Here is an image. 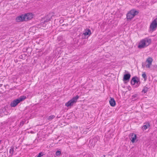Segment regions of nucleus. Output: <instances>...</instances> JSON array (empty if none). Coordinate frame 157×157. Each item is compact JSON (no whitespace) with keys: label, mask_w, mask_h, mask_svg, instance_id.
Returning <instances> with one entry per match:
<instances>
[{"label":"nucleus","mask_w":157,"mask_h":157,"mask_svg":"<svg viewBox=\"0 0 157 157\" xmlns=\"http://www.w3.org/2000/svg\"><path fill=\"white\" fill-rule=\"evenodd\" d=\"M131 77V75L129 73L126 74L124 75L123 80L125 81H129Z\"/></svg>","instance_id":"obj_10"},{"label":"nucleus","mask_w":157,"mask_h":157,"mask_svg":"<svg viewBox=\"0 0 157 157\" xmlns=\"http://www.w3.org/2000/svg\"><path fill=\"white\" fill-rule=\"evenodd\" d=\"M151 64H150V63H148V64L146 65V67H147L150 68Z\"/></svg>","instance_id":"obj_26"},{"label":"nucleus","mask_w":157,"mask_h":157,"mask_svg":"<svg viewBox=\"0 0 157 157\" xmlns=\"http://www.w3.org/2000/svg\"><path fill=\"white\" fill-rule=\"evenodd\" d=\"M93 145H94L93 146L94 147V144H92V146H93Z\"/></svg>","instance_id":"obj_38"},{"label":"nucleus","mask_w":157,"mask_h":157,"mask_svg":"<svg viewBox=\"0 0 157 157\" xmlns=\"http://www.w3.org/2000/svg\"><path fill=\"white\" fill-rule=\"evenodd\" d=\"M109 102L111 106L113 107L115 106L116 105V102L113 98H111Z\"/></svg>","instance_id":"obj_12"},{"label":"nucleus","mask_w":157,"mask_h":157,"mask_svg":"<svg viewBox=\"0 0 157 157\" xmlns=\"http://www.w3.org/2000/svg\"><path fill=\"white\" fill-rule=\"evenodd\" d=\"M55 117V116L54 115H52L50 116H49L48 119V120H52Z\"/></svg>","instance_id":"obj_19"},{"label":"nucleus","mask_w":157,"mask_h":157,"mask_svg":"<svg viewBox=\"0 0 157 157\" xmlns=\"http://www.w3.org/2000/svg\"><path fill=\"white\" fill-rule=\"evenodd\" d=\"M31 133H34V132L33 131H31Z\"/></svg>","instance_id":"obj_32"},{"label":"nucleus","mask_w":157,"mask_h":157,"mask_svg":"<svg viewBox=\"0 0 157 157\" xmlns=\"http://www.w3.org/2000/svg\"><path fill=\"white\" fill-rule=\"evenodd\" d=\"M152 61L153 59L151 57H149L146 60V61L148 63H150V64H151Z\"/></svg>","instance_id":"obj_15"},{"label":"nucleus","mask_w":157,"mask_h":157,"mask_svg":"<svg viewBox=\"0 0 157 157\" xmlns=\"http://www.w3.org/2000/svg\"><path fill=\"white\" fill-rule=\"evenodd\" d=\"M91 81H92V82H93V80H92V79H91Z\"/></svg>","instance_id":"obj_37"},{"label":"nucleus","mask_w":157,"mask_h":157,"mask_svg":"<svg viewBox=\"0 0 157 157\" xmlns=\"http://www.w3.org/2000/svg\"><path fill=\"white\" fill-rule=\"evenodd\" d=\"M90 86H91V87H92L93 86V85L92 84L91 85H90Z\"/></svg>","instance_id":"obj_36"},{"label":"nucleus","mask_w":157,"mask_h":157,"mask_svg":"<svg viewBox=\"0 0 157 157\" xmlns=\"http://www.w3.org/2000/svg\"><path fill=\"white\" fill-rule=\"evenodd\" d=\"M91 34V31L90 30V29H89V36H90V34Z\"/></svg>","instance_id":"obj_27"},{"label":"nucleus","mask_w":157,"mask_h":157,"mask_svg":"<svg viewBox=\"0 0 157 157\" xmlns=\"http://www.w3.org/2000/svg\"><path fill=\"white\" fill-rule=\"evenodd\" d=\"M86 31L83 33L84 36H87L88 35V29H86Z\"/></svg>","instance_id":"obj_22"},{"label":"nucleus","mask_w":157,"mask_h":157,"mask_svg":"<svg viewBox=\"0 0 157 157\" xmlns=\"http://www.w3.org/2000/svg\"><path fill=\"white\" fill-rule=\"evenodd\" d=\"M93 156V155L92 154H91V155H90V157H92Z\"/></svg>","instance_id":"obj_30"},{"label":"nucleus","mask_w":157,"mask_h":157,"mask_svg":"<svg viewBox=\"0 0 157 157\" xmlns=\"http://www.w3.org/2000/svg\"><path fill=\"white\" fill-rule=\"evenodd\" d=\"M139 13L138 11L133 9L129 11L127 14V19L128 21H130L135 16Z\"/></svg>","instance_id":"obj_2"},{"label":"nucleus","mask_w":157,"mask_h":157,"mask_svg":"<svg viewBox=\"0 0 157 157\" xmlns=\"http://www.w3.org/2000/svg\"><path fill=\"white\" fill-rule=\"evenodd\" d=\"M26 98L25 96H22L20 98L13 101L10 104L11 107H15L20 102L24 100Z\"/></svg>","instance_id":"obj_3"},{"label":"nucleus","mask_w":157,"mask_h":157,"mask_svg":"<svg viewBox=\"0 0 157 157\" xmlns=\"http://www.w3.org/2000/svg\"><path fill=\"white\" fill-rule=\"evenodd\" d=\"M2 86V84H0V87H1Z\"/></svg>","instance_id":"obj_33"},{"label":"nucleus","mask_w":157,"mask_h":157,"mask_svg":"<svg viewBox=\"0 0 157 157\" xmlns=\"http://www.w3.org/2000/svg\"><path fill=\"white\" fill-rule=\"evenodd\" d=\"M157 27V23L155 20H154L151 24L150 29L151 31L153 32L156 30Z\"/></svg>","instance_id":"obj_7"},{"label":"nucleus","mask_w":157,"mask_h":157,"mask_svg":"<svg viewBox=\"0 0 157 157\" xmlns=\"http://www.w3.org/2000/svg\"><path fill=\"white\" fill-rule=\"evenodd\" d=\"M25 56H26L25 54H22L19 56V58L20 59H25Z\"/></svg>","instance_id":"obj_20"},{"label":"nucleus","mask_w":157,"mask_h":157,"mask_svg":"<svg viewBox=\"0 0 157 157\" xmlns=\"http://www.w3.org/2000/svg\"><path fill=\"white\" fill-rule=\"evenodd\" d=\"M129 137L130 139L131 140V142L132 143H134L136 139V134L133 133H132L129 135Z\"/></svg>","instance_id":"obj_9"},{"label":"nucleus","mask_w":157,"mask_h":157,"mask_svg":"<svg viewBox=\"0 0 157 157\" xmlns=\"http://www.w3.org/2000/svg\"><path fill=\"white\" fill-rule=\"evenodd\" d=\"M79 97V96L78 95L74 97L72 99L65 103V106L67 107L73 106L74 104L75 103L77 102V100Z\"/></svg>","instance_id":"obj_4"},{"label":"nucleus","mask_w":157,"mask_h":157,"mask_svg":"<svg viewBox=\"0 0 157 157\" xmlns=\"http://www.w3.org/2000/svg\"><path fill=\"white\" fill-rule=\"evenodd\" d=\"M151 39L146 38L140 41L138 47L140 49L144 48L148 46L151 43Z\"/></svg>","instance_id":"obj_1"},{"label":"nucleus","mask_w":157,"mask_h":157,"mask_svg":"<svg viewBox=\"0 0 157 157\" xmlns=\"http://www.w3.org/2000/svg\"><path fill=\"white\" fill-rule=\"evenodd\" d=\"M6 109L5 107L2 108L0 109V113L3 114L4 115H6L7 114V113L6 112Z\"/></svg>","instance_id":"obj_14"},{"label":"nucleus","mask_w":157,"mask_h":157,"mask_svg":"<svg viewBox=\"0 0 157 157\" xmlns=\"http://www.w3.org/2000/svg\"><path fill=\"white\" fill-rule=\"evenodd\" d=\"M52 17V15L50 13H49L46 16L44 19V21L41 23V25H44L45 24V25H46L48 24V22L50 21Z\"/></svg>","instance_id":"obj_6"},{"label":"nucleus","mask_w":157,"mask_h":157,"mask_svg":"<svg viewBox=\"0 0 157 157\" xmlns=\"http://www.w3.org/2000/svg\"><path fill=\"white\" fill-rule=\"evenodd\" d=\"M154 20H155L156 22L157 21V17Z\"/></svg>","instance_id":"obj_31"},{"label":"nucleus","mask_w":157,"mask_h":157,"mask_svg":"<svg viewBox=\"0 0 157 157\" xmlns=\"http://www.w3.org/2000/svg\"><path fill=\"white\" fill-rule=\"evenodd\" d=\"M63 21V20H60V22H62V21Z\"/></svg>","instance_id":"obj_34"},{"label":"nucleus","mask_w":157,"mask_h":157,"mask_svg":"<svg viewBox=\"0 0 157 157\" xmlns=\"http://www.w3.org/2000/svg\"><path fill=\"white\" fill-rule=\"evenodd\" d=\"M150 127V125L149 123H147L145 124L142 127V130L144 131L146 129Z\"/></svg>","instance_id":"obj_13"},{"label":"nucleus","mask_w":157,"mask_h":157,"mask_svg":"<svg viewBox=\"0 0 157 157\" xmlns=\"http://www.w3.org/2000/svg\"><path fill=\"white\" fill-rule=\"evenodd\" d=\"M24 15V20L25 21L29 20L33 18V14L32 13H28Z\"/></svg>","instance_id":"obj_8"},{"label":"nucleus","mask_w":157,"mask_h":157,"mask_svg":"<svg viewBox=\"0 0 157 157\" xmlns=\"http://www.w3.org/2000/svg\"><path fill=\"white\" fill-rule=\"evenodd\" d=\"M148 89L149 88L145 86L144 87V88L142 91V93L144 92V93H145L148 91Z\"/></svg>","instance_id":"obj_16"},{"label":"nucleus","mask_w":157,"mask_h":157,"mask_svg":"<svg viewBox=\"0 0 157 157\" xmlns=\"http://www.w3.org/2000/svg\"><path fill=\"white\" fill-rule=\"evenodd\" d=\"M138 96L137 94H135L132 96V99L133 100H136V98Z\"/></svg>","instance_id":"obj_17"},{"label":"nucleus","mask_w":157,"mask_h":157,"mask_svg":"<svg viewBox=\"0 0 157 157\" xmlns=\"http://www.w3.org/2000/svg\"><path fill=\"white\" fill-rule=\"evenodd\" d=\"M14 152V147H11L10 150V153L11 155H12Z\"/></svg>","instance_id":"obj_18"},{"label":"nucleus","mask_w":157,"mask_h":157,"mask_svg":"<svg viewBox=\"0 0 157 157\" xmlns=\"http://www.w3.org/2000/svg\"><path fill=\"white\" fill-rule=\"evenodd\" d=\"M142 76L145 80H146L147 78L145 72L142 74Z\"/></svg>","instance_id":"obj_21"},{"label":"nucleus","mask_w":157,"mask_h":157,"mask_svg":"<svg viewBox=\"0 0 157 157\" xmlns=\"http://www.w3.org/2000/svg\"><path fill=\"white\" fill-rule=\"evenodd\" d=\"M24 123H25V121H21L20 124V126H22L24 125Z\"/></svg>","instance_id":"obj_25"},{"label":"nucleus","mask_w":157,"mask_h":157,"mask_svg":"<svg viewBox=\"0 0 157 157\" xmlns=\"http://www.w3.org/2000/svg\"><path fill=\"white\" fill-rule=\"evenodd\" d=\"M46 26H45L44 27V28H43L44 29H46Z\"/></svg>","instance_id":"obj_29"},{"label":"nucleus","mask_w":157,"mask_h":157,"mask_svg":"<svg viewBox=\"0 0 157 157\" xmlns=\"http://www.w3.org/2000/svg\"><path fill=\"white\" fill-rule=\"evenodd\" d=\"M24 16V15L22 14L17 16L16 19V21L17 22H20L25 21Z\"/></svg>","instance_id":"obj_11"},{"label":"nucleus","mask_w":157,"mask_h":157,"mask_svg":"<svg viewBox=\"0 0 157 157\" xmlns=\"http://www.w3.org/2000/svg\"><path fill=\"white\" fill-rule=\"evenodd\" d=\"M1 141H2V140H0V144H1Z\"/></svg>","instance_id":"obj_35"},{"label":"nucleus","mask_w":157,"mask_h":157,"mask_svg":"<svg viewBox=\"0 0 157 157\" xmlns=\"http://www.w3.org/2000/svg\"><path fill=\"white\" fill-rule=\"evenodd\" d=\"M103 157H109L108 156L105 155H103Z\"/></svg>","instance_id":"obj_28"},{"label":"nucleus","mask_w":157,"mask_h":157,"mask_svg":"<svg viewBox=\"0 0 157 157\" xmlns=\"http://www.w3.org/2000/svg\"><path fill=\"white\" fill-rule=\"evenodd\" d=\"M140 83V78L136 76L133 77L131 81V84L132 85H134L136 84L135 86L136 87H138Z\"/></svg>","instance_id":"obj_5"},{"label":"nucleus","mask_w":157,"mask_h":157,"mask_svg":"<svg viewBox=\"0 0 157 157\" xmlns=\"http://www.w3.org/2000/svg\"><path fill=\"white\" fill-rule=\"evenodd\" d=\"M44 155V154H43V153L41 152L39 153L38 155L36 157H40L41 156H43Z\"/></svg>","instance_id":"obj_23"},{"label":"nucleus","mask_w":157,"mask_h":157,"mask_svg":"<svg viewBox=\"0 0 157 157\" xmlns=\"http://www.w3.org/2000/svg\"><path fill=\"white\" fill-rule=\"evenodd\" d=\"M61 152L60 151H57L56 153V155L57 156L59 155H60Z\"/></svg>","instance_id":"obj_24"},{"label":"nucleus","mask_w":157,"mask_h":157,"mask_svg":"<svg viewBox=\"0 0 157 157\" xmlns=\"http://www.w3.org/2000/svg\"><path fill=\"white\" fill-rule=\"evenodd\" d=\"M90 155V154H89V155Z\"/></svg>","instance_id":"obj_40"},{"label":"nucleus","mask_w":157,"mask_h":157,"mask_svg":"<svg viewBox=\"0 0 157 157\" xmlns=\"http://www.w3.org/2000/svg\"><path fill=\"white\" fill-rule=\"evenodd\" d=\"M91 140H90V142L91 141Z\"/></svg>","instance_id":"obj_39"}]
</instances>
